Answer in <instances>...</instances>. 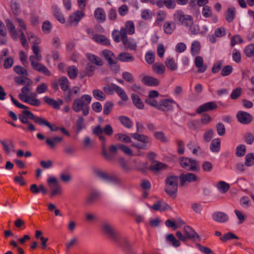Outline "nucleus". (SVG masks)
<instances>
[{
	"label": "nucleus",
	"mask_w": 254,
	"mask_h": 254,
	"mask_svg": "<svg viewBox=\"0 0 254 254\" xmlns=\"http://www.w3.org/2000/svg\"><path fill=\"white\" fill-rule=\"evenodd\" d=\"M180 180V185L184 187L186 185L187 183H191L197 182L199 178L194 174L187 173L182 174L179 176Z\"/></svg>",
	"instance_id": "8"
},
{
	"label": "nucleus",
	"mask_w": 254,
	"mask_h": 254,
	"mask_svg": "<svg viewBox=\"0 0 254 254\" xmlns=\"http://www.w3.org/2000/svg\"><path fill=\"white\" fill-rule=\"evenodd\" d=\"M18 118L21 123L28 125V127L30 131H33L35 130L34 126L28 121L27 117L25 114H23L22 113L19 114L18 115Z\"/></svg>",
	"instance_id": "35"
},
{
	"label": "nucleus",
	"mask_w": 254,
	"mask_h": 254,
	"mask_svg": "<svg viewBox=\"0 0 254 254\" xmlns=\"http://www.w3.org/2000/svg\"><path fill=\"white\" fill-rule=\"evenodd\" d=\"M115 137L118 140L125 143H130L131 142L130 137L127 134L123 133H118L115 135Z\"/></svg>",
	"instance_id": "51"
},
{
	"label": "nucleus",
	"mask_w": 254,
	"mask_h": 254,
	"mask_svg": "<svg viewBox=\"0 0 254 254\" xmlns=\"http://www.w3.org/2000/svg\"><path fill=\"white\" fill-rule=\"evenodd\" d=\"M106 181L115 184H119L121 183V180L118 176L111 174H109Z\"/></svg>",
	"instance_id": "60"
},
{
	"label": "nucleus",
	"mask_w": 254,
	"mask_h": 254,
	"mask_svg": "<svg viewBox=\"0 0 254 254\" xmlns=\"http://www.w3.org/2000/svg\"><path fill=\"white\" fill-rule=\"evenodd\" d=\"M236 116L238 121L244 125L250 124L253 119V117L251 114L245 111H239Z\"/></svg>",
	"instance_id": "13"
},
{
	"label": "nucleus",
	"mask_w": 254,
	"mask_h": 254,
	"mask_svg": "<svg viewBox=\"0 0 254 254\" xmlns=\"http://www.w3.org/2000/svg\"><path fill=\"white\" fill-rule=\"evenodd\" d=\"M100 197L99 192L96 190L91 191L86 196L85 200V205L90 206L92 205Z\"/></svg>",
	"instance_id": "16"
},
{
	"label": "nucleus",
	"mask_w": 254,
	"mask_h": 254,
	"mask_svg": "<svg viewBox=\"0 0 254 254\" xmlns=\"http://www.w3.org/2000/svg\"><path fill=\"white\" fill-rule=\"evenodd\" d=\"M34 58V56L29 57V61L33 68L47 76H50L51 73L47 67L40 63L35 62Z\"/></svg>",
	"instance_id": "9"
},
{
	"label": "nucleus",
	"mask_w": 254,
	"mask_h": 254,
	"mask_svg": "<svg viewBox=\"0 0 254 254\" xmlns=\"http://www.w3.org/2000/svg\"><path fill=\"white\" fill-rule=\"evenodd\" d=\"M101 229L102 232L112 241L116 242L119 245H121L119 233L110 223L106 221L103 222L101 224Z\"/></svg>",
	"instance_id": "4"
},
{
	"label": "nucleus",
	"mask_w": 254,
	"mask_h": 254,
	"mask_svg": "<svg viewBox=\"0 0 254 254\" xmlns=\"http://www.w3.org/2000/svg\"><path fill=\"white\" fill-rule=\"evenodd\" d=\"M119 120L125 127L127 128H130L132 127V122L127 117L120 116L119 118Z\"/></svg>",
	"instance_id": "41"
},
{
	"label": "nucleus",
	"mask_w": 254,
	"mask_h": 254,
	"mask_svg": "<svg viewBox=\"0 0 254 254\" xmlns=\"http://www.w3.org/2000/svg\"><path fill=\"white\" fill-rule=\"evenodd\" d=\"M175 21L179 24L188 27L193 23L192 17L188 15H185L181 10L177 11L174 14Z\"/></svg>",
	"instance_id": "7"
},
{
	"label": "nucleus",
	"mask_w": 254,
	"mask_h": 254,
	"mask_svg": "<svg viewBox=\"0 0 254 254\" xmlns=\"http://www.w3.org/2000/svg\"><path fill=\"white\" fill-rule=\"evenodd\" d=\"M217 108V104L213 101L209 102L204 103L200 106L196 110L198 114H201L203 112L212 111Z\"/></svg>",
	"instance_id": "15"
},
{
	"label": "nucleus",
	"mask_w": 254,
	"mask_h": 254,
	"mask_svg": "<svg viewBox=\"0 0 254 254\" xmlns=\"http://www.w3.org/2000/svg\"><path fill=\"white\" fill-rule=\"evenodd\" d=\"M216 187L218 190L223 193L226 192L230 189L229 185L224 181H219Z\"/></svg>",
	"instance_id": "43"
},
{
	"label": "nucleus",
	"mask_w": 254,
	"mask_h": 254,
	"mask_svg": "<svg viewBox=\"0 0 254 254\" xmlns=\"http://www.w3.org/2000/svg\"><path fill=\"white\" fill-rule=\"evenodd\" d=\"M131 98L134 106L138 109H143L144 108V103L141 101L138 95L132 93Z\"/></svg>",
	"instance_id": "30"
},
{
	"label": "nucleus",
	"mask_w": 254,
	"mask_h": 254,
	"mask_svg": "<svg viewBox=\"0 0 254 254\" xmlns=\"http://www.w3.org/2000/svg\"><path fill=\"white\" fill-rule=\"evenodd\" d=\"M179 177L176 176H170L168 177L165 180V191L166 193L173 198H176L178 190Z\"/></svg>",
	"instance_id": "2"
},
{
	"label": "nucleus",
	"mask_w": 254,
	"mask_h": 254,
	"mask_svg": "<svg viewBox=\"0 0 254 254\" xmlns=\"http://www.w3.org/2000/svg\"><path fill=\"white\" fill-rule=\"evenodd\" d=\"M30 190L34 194H37L40 192H42L43 194H45L47 192V189H45L44 185H40L39 187L37 185L34 184L31 185Z\"/></svg>",
	"instance_id": "29"
},
{
	"label": "nucleus",
	"mask_w": 254,
	"mask_h": 254,
	"mask_svg": "<svg viewBox=\"0 0 254 254\" xmlns=\"http://www.w3.org/2000/svg\"><path fill=\"white\" fill-rule=\"evenodd\" d=\"M53 13L56 19L61 23H64L65 22L64 17L58 8L55 7Z\"/></svg>",
	"instance_id": "49"
},
{
	"label": "nucleus",
	"mask_w": 254,
	"mask_h": 254,
	"mask_svg": "<svg viewBox=\"0 0 254 254\" xmlns=\"http://www.w3.org/2000/svg\"><path fill=\"white\" fill-rule=\"evenodd\" d=\"M78 70L77 67L74 66H70L68 68L67 74L71 79H75L77 76Z\"/></svg>",
	"instance_id": "50"
},
{
	"label": "nucleus",
	"mask_w": 254,
	"mask_h": 254,
	"mask_svg": "<svg viewBox=\"0 0 254 254\" xmlns=\"http://www.w3.org/2000/svg\"><path fill=\"white\" fill-rule=\"evenodd\" d=\"M84 127V119L82 117H79L76 122L77 133H79Z\"/></svg>",
	"instance_id": "52"
},
{
	"label": "nucleus",
	"mask_w": 254,
	"mask_h": 254,
	"mask_svg": "<svg viewBox=\"0 0 254 254\" xmlns=\"http://www.w3.org/2000/svg\"><path fill=\"white\" fill-rule=\"evenodd\" d=\"M150 208L155 211H162L168 209L169 208V206L165 202L159 200L151 206Z\"/></svg>",
	"instance_id": "25"
},
{
	"label": "nucleus",
	"mask_w": 254,
	"mask_h": 254,
	"mask_svg": "<svg viewBox=\"0 0 254 254\" xmlns=\"http://www.w3.org/2000/svg\"><path fill=\"white\" fill-rule=\"evenodd\" d=\"M122 77L125 79V80L130 83H133L134 81V79L132 74L129 72H124L122 73Z\"/></svg>",
	"instance_id": "64"
},
{
	"label": "nucleus",
	"mask_w": 254,
	"mask_h": 254,
	"mask_svg": "<svg viewBox=\"0 0 254 254\" xmlns=\"http://www.w3.org/2000/svg\"><path fill=\"white\" fill-rule=\"evenodd\" d=\"M154 136L156 139L163 143H166L168 142V137L163 131H156L154 133Z\"/></svg>",
	"instance_id": "45"
},
{
	"label": "nucleus",
	"mask_w": 254,
	"mask_h": 254,
	"mask_svg": "<svg viewBox=\"0 0 254 254\" xmlns=\"http://www.w3.org/2000/svg\"><path fill=\"white\" fill-rule=\"evenodd\" d=\"M244 53L247 57H253L254 56V44H251L247 46L244 50Z\"/></svg>",
	"instance_id": "56"
},
{
	"label": "nucleus",
	"mask_w": 254,
	"mask_h": 254,
	"mask_svg": "<svg viewBox=\"0 0 254 254\" xmlns=\"http://www.w3.org/2000/svg\"><path fill=\"white\" fill-rule=\"evenodd\" d=\"M176 28L174 22L167 21L163 25V29L165 33L171 34Z\"/></svg>",
	"instance_id": "36"
},
{
	"label": "nucleus",
	"mask_w": 254,
	"mask_h": 254,
	"mask_svg": "<svg viewBox=\"0 0 254 254\" xmlns=\"http://www.w3.org/2000/svg\"><path fill=\"white\" fill-rule=\"evenodd\" d=\"M92 39L94 41L100 44L107 46L110 44L109 39L105 36L103 35L94 34L93 35Z\"/></svg>",
	"instance_id": "23"
},
{
	"label": "nucleus",
	"mask_w": 254,
	"mask_h": 254,
	"mask_svg": "<svg viewBox=\"0 0 254 254\" xmlns=\"http://www.w3.org/2000/svg\"><path fill=\"white\" fill-rule=\"evenodd\" d=\"M145 102L147 104L152 106L158 110L161 109L160 102H158L156 100L152 99H146Z\"/></svg>",
	"instance_id": "62"
},
{
	"label": "nucleus",
	"mask_w": 254,
	"mask_h": 254,
	"mask_svg": "<svg viewBox=\"0 0 254 254\" xmlns=\"http://www.w3.org/2000/svg\"><path fill=\"white\" fill-rule=\"evenodd\" d=\"M51 192L50 197H52L56 195H60L62 192V189L59 184L50 185Z\"/></svg>",
	"instance_id": "42"
},
{
	"label": "nucleus",
	"mask_w": 254,
	"mask_h": 254,
	"mask_svg": "<svg viewBox=\"0 0 254 254\" xmlns=\"http://www.w3.org/2000/svg\"><path fill=\"white\" fill-rule=\"evenodd\" d=\"M146 62L149 64H152L155 60V54L152 51H149L145 54Z\"/></svg>",
	"instance_id": "63"
},
{
	"label": "nucleus",
	"mask_w": 254,
	"mask_h": 254,
	"mask_svg": "<svg viewBox=\"0 0 254 254\" xmlns=\"http://www.w3.org/2000/svg\"><path fill=\"white\" fill-rule=\"evenodd\" d=\"M122 32L127 34L132 35L135 32V26L132 21H127L124 27L121 28L120 31L114 30L112 32V37L114 41L116 43L120 42V36H122Z\"/></svg>",
	"instance_id": "3"
},
{
	"label": "nucleus",
	"mask_w": 254,
	"mask_h": 254,
	"mask_svg": "<svg viewBox=\"0 0 254 254\" xmlns=\"http://www.w3.org/2000/svg\"><path fill=\"white\" fill-rule=\"evenodd\" d=\"M93 95L97 100L103 101L105 99V96L103 92L99 89H95L93 91Z\"/></svg>",
	"instance_id": "59"
},
{
	"label": "nucleus",
	"mask_w": 254,
	"mask_h": 254,
	"mask_svg": "<svg viewBox=\"0 0 254 254\" xmlns=\"http://www.w3.org/2000/svg\"><path fill=\"white\" fill-rule=\"evenodd\" d=\"M200 51V44L198 41H194L191 44V52L193 56L198 55Z\"/></svg>",
	"instance_id": "46"
},
{
	"label": "nucleus",
	"mask_w": 254,
	"mask_h": 254,
	"mask_svg": "<svg viewBox=\"0 0 254 254\" xmlns=\"http://www.w3.org/2000/svg\"><path fill=\"white\" fill-rule=\"evenodd\" d=\"M14 80L19 85L25 84L30 86L33 83L32 81L26 76H23V77L16 76L14 77Z\"/></svg>",
	"instance_id": "31"
},
{
	"label": "nucleus",
	"mask_w": 254,
	"mask_h": 254,
	"mask_svg": "<svg viewBox=\"0 0 254 254\" xmlns=\"http://www.w3.org/2000/svg\"><path fill=\"white\" fill-rule=\"evenodd\" d=\"M122 41L124 46L130 50L136 51L137 44L135 40L133 38H127V35L122 32V36H120V40Z\"/></svg>",
	"instance_id": "11"
},
{
	"label": "nucleus",
	"mask_w": 254,
	"mask_h": 254,
	"mask_svg": "<svg viewBox=\"0 0 254 254\" xmlns=\"http://www.w3.org/2000/svg\"><path fill=\"white\" fill-rule=\"evenodd\" d=\"M118 147H119V149L122 150L125 154L129 156H133L132 151L128 146L124 144L119 143L118 144Z\"/></svg>",
	"instance_id": "58"
},
{
	"label": "nucleus",
	"mask_w": 254,
	"mask_h": 254,
	"mask_svg": "<svg viewBox=\"0 0 254 254\" xmlns=\"http://www.w3.org/2000/svg\"><path fill=\"white\" fill-rule=\"evenodd\" d=\"M195 65L197 67L198 73L204 72L207 68V65L203 64V60L200 56H197L195 59Z\"/></svg>",
	"instance_id": "21"
},
{
	"label": "nucleus",
	"mask_w": 254,
	"mask_h": 254,
	"mask_svg": "<svg viewBox=\"0 0 254 254\" xmlns=\"http://www.w3.org/2000/svg\"><path fill=\"white\" fill-rule=\"evenodd\" d=\"M63 138L61 137L55 136L53 138H47L46 139V143L51 149L56 148L58 143L62 141Z\"/></svg>",
	"instance_id": "28"
},
{
	"label": "nucleus",
	"mask_w": 254,
	"mask_h": 254,
	"mask_svg": "<svg viewBox=\"0 0 254 254\" xmlns=\"http://www.w3.org/2000/svg\"><path fill=\"white\" fill-rule=\"evenodd\" d=\"M254 164V153H250L245 156V165L247 167L252 166Z\"/></svg>",
	"instance_id": "48"
},
{
	"label": "nucleus",
	"mask_w": 254,
	"mask_h": 254,
	"mask_svg": "<svg viewBox=\"0 0 254 254\" xmlns=\"http://www.w3.org/2000/svg\"><path fill=\"white\" fill-rule=\"evenodd\" d=\"M220 139L219 138L214 139L210 145V149L212 152H218L220 149Z\"/></svg>",
	"instance_id": "38"
},
{
	"label": "nucleus",
	"mask_w": 254,
	"mask_h": 254,
	"mask_svg": "<svg viewBox=\"0 0 254 254\" xmlns=\"http://www.w3.org/2000/svg\"><path fill=\"white\" fill-rule=\"evenodd\" d=\"M152 70L158 74H162L165 71V66L160 63H155L152 65Z\"/></svg>",
	"instance_id": "37"
},
{
	"label": "nucleus",
	"mask_w": 254,
	"mask_h": 254,
	"mask_svg": "<svg viewBox=\"0 0 254 254\" xmlns=\"http://www.w3.org/2000/svg\"><path fill=\"white\" fill-rule=\"evenodd\" d=\"M102 54L108 61V64L110 66L117 64V61L113 59V58H115V56L111 51L109 50H104L102 51ZM114 69L116 71H119L120 69V66L117 65H115L114 66Z\"/></svg>",
	"instance_id": "12"
},
{
	"label": "nucleus",
	"mask_w": 254,
	"mask_h": 254,
	"mask_svg": "<svg viewBox=\"0 0 254 254\" xmlns=\"http://www.w3.org/2000/svg\"><path fill=\"white\" fill-rule=\"evenodd\" d=\"M212 217L214 221L221 223L226 222L229 219L228 215L221 211L214 212L212 215Z\"/></svg>",
	"instance_id": "18"
},
{
	"label": "nucleus",
	"mask_w": 254,
	"mask_h": 254,
	"mask_svg": "<svg viewBox=\"0 0 254 254\" xmlns=\"http://www.w3.org/2000/svg\"><path fill=\"white\" fill-rule=\"evenodd\" d=\"M130 136L134 139L141 142L142 144H147L150 142V138L144 134H140L137 133H131Z\"/></svg>",
	"instance_id": "22"
},
{
	"label": "nucleus",
	"mask_w": 254,
	"mask_h": 254,
	"mask_svg": "<svg viewBox=\"0 0 254 254\" xmlns=\"http://www.w3.org/2000/svg\"><path fill=\"white\" fill-rule=\"evenodd\" d=\"M103 132L108 136H111L114 133L113 129L111 125H106L103 128L100 125H97L92 129V133L98 137L101 142L102 151L103 156L107 160L112 159L111 155L106 151V138L103 134Z\"/></svg>",
	"instance_id": "1"
},
{
	"label": "nucleus",
	"mask_w": 254,
	"mask_h": 254,
	"mask_svg": "<svg viewBox=\"0 0 254 254\" xmlns=\"http://www.w3.org/2000/svg\"><path fill=\"white\" fill-rule=\"evenodd\" d=\"M158 4L160 8L165 5L168 9H174L176 6L175 0H162Z\"/></svg>",
	"instance_id": "32"
},
{
	"label": "nucleus",
	"mask_w": 254,
	"mask_h": 254,
	"mask_svg": "<svg viewBox=\"0 0 254 254\" xmlns=\"http://www.w3.org/2000/svg\"><path fill=\"white\" fill-rule=\"evenodd\" d=\"M59 83L61 89L65 92L69 89L68 80L65 76H62L59 79Z\"/></svg>",
	"instance_id": "39"
},
{
	"label": "nucleus",
	"mask_w": 254,
	"mask_h": 254,
	"mask_svg": "<svg viewBox=\"0 0 254 254\" xmlns=\"http://www.w3.org/2000/svg\"><path fill=\"white\" fill-rule=\"evenodd\" d=\"M13 70L17 74L26 76H28V72L27 70L20 65L15 66L13 67Z\"/></svg>",
	"instance_id": "55"
},
{
	"label": "nucleus",
	"mask_w": 254,
	"mask_h": 254,
	"mask_svg": "<svg viewBox=\"0 0 254 254\" xmlns=\"http://www.w3.org/2000/svg\"><path fill=\"white\" fill-rule=\"evenodd\" d=\"M179 160L180 166L188 171L198 172L200 170L198 162L195 159L181 157Z\"/></svg>",
	"instance_id": "5"
},
{
	"label": "nucleus",
	"mask_w": 254,
	"mask_h": 254,
	"mask_svg": "<svg viewBox=\"0 0 254 254\" xmlns=\"http://www.w3.org/2000/svg\"><path fill=\"white\" fill-rule=\"evenodd\" d=\"M166 165L165 164L156 161L153 165H151L149 167V170L153 172H157L164 168H165Z\"/></svg>",
	"instance_id": "40"
},
{
	"label": "nucleus",
	"mask_w": 254,
	"mask_h": 254,
	"mask_svg": "<svg viewBox=\"0 0 254 254\" xmlns=\"http://www.w3.org/2000/svg\"><path fill=\"white\" fill-rule=\"evenodd\" d=\"M94 17L98 22H104L106 19L104 10L101 7L96 8L94 11Z\"/></svg>",
	"instance_id": "20"
},
{
	"label": "nucleus",
	"mask_w": 254,
	"mask_h": 254,
	"mask_svg": "<svg viewBox=\"0 0 254 254\" xmlns=\"http://www.w3.org/2000/svg\"><path fill=\"white\" fill-rule=\"evenodd\" d=\"M166 17V13L164 11L159 10L157 14V18L155 21L156 24L160 26L161 22L165 20Z\"/></svg>",
	"instance_id": "57"
},
{
	"label": "nucleus",
	"mask_w": 254,
	"mask_h": 254,
	"mask_svg": "<svg viewBox=\"0 0 254 254\" xmlns=\"http://www.w3.org/2000/svg\"><path fill=\"white\" fill-rule=\"evenodd\" d=\"M236 10L235 7H229L227 9L225 13V19L229 22H232L235 17Z\"/></svg>",
	"instance_id": "33"
},
{
	"label": "nucleus",
	"mask_w": 254,
	"mask_h": 254,
	"mask_svg": "<svg viewBox=\"0 0 254 254\" xmlns=\"http://www.w3.org/2000/svg\"><path fill=\"white\" fill-rule=\"evenodd\" d=\"M86 57L87 59L92 64L98 66H102L103 64V62L101 59L95 55L87 53Z\"/></svg>",
	"instance_id": "26"
},
{
	"label": "nucleus",
	"mask_w": 254,
	"mask_h": 254,
	"mask_svg": "<svg viewBox=\"0 0 254 254\" xmlns=\"http://www.w3.org/2000/svg\"><path fill=\"white\" fill-rule=\"evenodd\" d=\"M141 82L145 85L149 86H157L160 83L157 78L149 75L144 76L141 79Z\"/></svg>",
	"instance_id": "19"
},
{
	"label": "nucleus",
	"mask_w": 254,
	"mask_h": 254,
	"mask_svg": "<svg viewBox=\"0 0 254 254\" xmlns=\"http://www.w3.org/2000/svg\"><path fill=\"white\" fill-rule=\"evenodd\" d=\"M84 13L82 11H76L71 14L67 22L68 26H76L83 17Z\"/></svg>",
	"instance_id": "10"
},
{
	"label": "nucleus",
	"mask_w": 254,
	"mask_h": 254,
	"mask_svg": "<svg viewBox=\"0 0 254 254\" xmlns=\"http://www.w3.org/2000/svg\"><path fill=\"white\" fill-rule=\"evenodd\" d=\"M188 127L190 129L196 131L200 127V123L198 120L190 121L188 123Z\"/></svg>",
	"instance_id": "53"
},
{
	"label": "nucleus",
	"mask_w": 254,
	"mask_h": 254,
	"mask_svg": "<svg viewBox=\"0 0 254 254\" xmlns=\"http://www.w3.org/2000/svg\"><path fill=\"white\" fill-rule=\"evenodd\" d=\"M91 101L89 95H83L80 98L75 99L72 104V109L76 113L79 112L83 108L88 106Z\"/></svg>",
	"instance_id": "6"
},
{
	"label": "nucleus",
	"mask_w": 254,
	"mask_h": 254,
	"mask_svg": "<svg viewBox=\"0 0 254 254\" xmlns=\"http://www.w3.org/2000/svg\"><path fill=\"white\" fill-rule=\"evenodd\" d=\"M5 22L6 27H7V28L9 30V33H10L11 37L13 39L16 40L17 39V32L16 31L15 26L9 19H6L5 20Z\"/></svg>",
	"instance_id": "27"
},
{
	"label": "nucleus",
	"mask_w": 254,
	"mask_h": 254,
	"mask_svg": "<svg viewBox=\"0 0 254 254\" xmlns=\"http://www.w3.org/2000/svg\"><path fill=\"white\" fill-rule=\"evenodd\" d=\"M166 239L168 242L172 243L173 246L174 247L177 248L181 245L179 240H177L173 234L167 235Z\"/></svg>",
	"instance_id": "44"
},
{
	"label": "nucleus",
	"mask_w": 254,
	"mask_h": 254,
	"mask_svg": "<svg viewBox=\"0 0 254 254\" xmlns=\"http://www.w3.org/2000/svg\"><path fill=\"white\" fill-rule=\"evenodd\" d=\"M43 99L47 104L52 106L54 108L56 109H60V107L59 106V104L56 100L48 96H45Z\"/></svg>",
	"instance_id": "47"
},
{
	"label": "nucleus",
	"mask_w": 254,
	"mask_h": 254,
	"mask_svg": "<svg viewBox=\"0 0 254 254\" xmlns=\"http://www.w3.org/2000/svg\"><path fill=\"white\" fill-rule=\"evenodd\" d=\"M242 93V89L241 87L236 88L232 91L230 97L233 100H236L241 96Z\"/></svg>",
	"instance_id": "61"
},
{
	"label": "nucleus",
	"mask_w": 254,
	"mask_h": 254,
	"mask_svg": "<svg viewBox=\"0 0 254 254\" xmlns=\"http://www.w3.org/2000/svg\"><path fill=\"white\" fill-rule=\"evenodd\" d=\"M160 104L161 109H159V110L163 112H166L171 110L173 109V104H176V102L174 100L171 99H162L160 101Z\"/></svg>",
	"instance_id": "17"
},
{
	"label": "nucleus",
	"mask_w": 254,
	"mask_h": 254,
	"mask_svg": "<svg viewBox=\"0 0 254 254\" xmlns=\"http://www.w3.org/2000/svg\"><path fill=\"white\" fill-rule=\"evenodd\" d=\"M184 233L186 241L188 240H195L196 239L200 240V237L196 232L190 227L185 226L184 227Z\"/></svg>",
	"instance_id": "14"
},
{
	"label": "nucleus",
	"mask_w": 254,
	"mask_h": 254,
	"mask_svg": "<svg viewBox=\"0 0 254 254\" xmlns=\"http://www.w3.org/2000/svg\"><path fill=\"white\" fill-rule=\"evenodd\" d=\"M117 59L122 62H131L135 60L133 56L127 52L121 53L119 54Z\"/></svg>",
	"instance_id": "24"
},
{
	"label": "nucleus",
	"mask_w": 254,
	"mask_h": 254,
	"mask_svg": "<svg viewBox=\"0 0 254 254\" xmlns=\"http://www.w3.org/2000/svg\"><path fill=\"white\" fill-rule=\"evenodd\" d=\"M166 67L171 71H175L178 68V65L172 57H168L165 62Z\"/></svg>",
	"instance_id": "34"
},
{
	"label": "nucleus",
	"mask_w": 254,
	"mask_h": 254,
	"mask_svg": "<svg viewBox=\"0 0 254 254\" xmlns=\"http://www.w3.org/2000/svg\"><path fill=\"white\" fill-rule=\"evenodd\" d=\"M246 152V147L244 144H240L236 148V155L237 157H243Z\"/></svg>",
	"instance_id": "54"
}]
</instances>
